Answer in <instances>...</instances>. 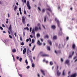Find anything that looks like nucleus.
<instances>
[{
  "mask_svg": "<svg viewBox=\"0 0 77 77\" xmlns=\"http://www.w3.org/2000/svg\"><path fill=\"white\" fill-rule=\"evenodd\" d=\"M47 7H48V8L46 9L47 10L50 11V12H51L52 15H54V13H52V11H51V8H50V6L48 5H47Z\"/></svg>",
  "mask_w": 77,
  "mask_h": 77,
  "instance_id": "1",
  "label": "nucleus"
},
{
  "mask_svg": "<svg viewBox=\"0 0 77 77\" xmlns=\"http://www.w3.org/2000/svg\"><path fill=\"white\" fill-rule=\"evenodd\" d=\"M26 5L27 6V7L29 9H31V7L30 5V3H29V1H28L27 2Z\"/></svg>",
  "mask_w": 77,
  "mask_h": 77,
  "instance_id": "2",
  "label": "nucleus"
},
{
  "mask_svg": "<svg viewBox=\"0 0 77 77\" xmlns=\"http://www.w3.org/2000/svg\"><path fill=\"white\" fill-rule=\"evenodd\" d=\"M55 21H56L57 23V24L58 27H60V24L59 23V20L57 19V18H55Z\"/></svg>",
  "mask_w": 77,
  "mask_h": 77,
  "instance_id": "3",
  "label": "nucleus"
},
{
  "mask_svg": "<svg viewBox=\"0 0 77 77\" xmlns=\"http://www.w3.org/2000/svg\"><path fill=\"white\" fill-rule=\"evenodd\" d=\"M22 23L23 24H26V23H25V18L24 17L22 16Z\"/></svg>",
  "mask_w": 77,
  "mask_h": 77,
  "instance_id": "4",
  "label": "nucleus"
},
{
  "mask_svg": "<svg viewBox=\"0 0 77 77\" xmlns=\"http://www.w3.org/2000/svg\"><path fill=\"white\" fill-rule=\"evenodd\" d=\"M8 29L11 32V33H12V24H10Z\"/></svg>",
  "mask_w": 77,
  "mask_h": 77,
  "instance_id": "5",
  "label": "nucleus"
},
{
  "mask_svg": "<svg viewBox=\"0 0 77 77\" xmlns=\"http://www.w3.org/2000/svg\"><path fill=\"white\" fill-rule=\"evenodd\" d=\"M60 31L59 32L58 34L59 35H62V29L61 27H60Z\"/></svg>",
  "mask_w": 77,
  "mask_h": 77,
  "instance_id": "6",
  "label": "nucleus"
},
{
  "mask_svg": "<svg viewBox=\"0 0 77 77\" xmlns=\"http://www.w3.org/2000/svg\"><path fill=\"white\" fill-rule=\"evenodd\" d=\"M27 53L28 55H29L30 53H31V51L29 50V48L27 49Z\"/></svg>",
  "mask_w": 77,
  "mask_h": 77,
  "instance_id": "7",
  "label": "nucleus"
},
{
  "mask_svg": "<svg viewBox=\"0 0 77 77\" xmlns=\"http://www.w3.org/2000/svg\"><path fill=\"white\" fill-rule=\"evenodd\" d=\"M31 33H32V34H33V36H35V30H34V29H33V28L32 29Z\"/></svg>",
  "mask_w": 77,
  "mask_h": 77,
  "instance_id": "8",
  "label": "nucleus"
},
{
  "mask_svg": "<svg viewBox=\"0 0 77 77\" xmlns=\"http://www.w3.org/2000/svg\"><path fill=\"white\" fill-rule=\"evenodd\" d=\"M27 49L26 48H24V50H23V54H24L25 53H26V50Z\"/></svg>",
  "mask_w": 77,
  "mask_h": 77,
  "instance_id": "9",
  "label": "nucleus"
},
{
  "mask_svg": "<svg viewBox=\"0 0 77 77\" xmlns=\"http://www.w3.org/2000/svg\"><path fill=\"white\" fill-rule=\"evenodd\" d=\"M42 57H48V55L46 54H42Z\"/></svg>",
  "mask_w": 77,
  "mask_h": 77,
  "instance_id": "10",
  "label": "nucleus"
},
{
  "mask_svg": "<svg viewBox=\"0 0 77 77\" xmlns=\"http://www.w3.org/2000/svg\"><path fill=\"white\" fill-rule=\"evenodd\" d=\"M76 76H77V73H76L73 74L71 76L72 77H75Z\"/></svg>",
  "mask_w": 77,
  "mask_h": 77,
  "instance_id": "11",
  "label": "nucleus"
},
{
  "mask_svg": "<svg viewBox=\"0 0 77 77\" xmlns=\"http://www.w3.org/2000/svg\"><path fill=\"white\" fill-rule=\"evenodd\" d=\"M18 9V7L17 6H15L14 8V10L15 12H16L17 10Z\"/></svg>",
  "mask_w": 77,
  "mask_h": 77,
  "instance_id": "12",
  "label": "nucleus"
},
{
  "mask_svg": "<svg viewBox=\"0 0 77 77\" xmlns=\"http://www.w3.org/2000/svg\"><path fill=\"white\" fill-rule=\"evenodd\" d=\"M61 74V72H59V70H58L57 71V76H59Z\"/></svg>",
  "mask_w": 77,
  "mask_h": 77,
  "instance_id": "13",
  "label": "nucleus"
},
{
  "mask_svg": "<svg viewBox=\"0 0 77 77\" xmlns=\"http://www.w3.org/2000/svg\"><path fill=\"white\" fill-rule=\"evenodd\" d=\"M74 51L72 53V55H70L69 56V58H71V57L72 56V55H74Z\"/></svg>",
  "mask_w": 77,
  "mask_h": 77,
  "instance_id": "14",
  "label": "nucleus"
},
{
  "mask_svg": "<svg viewBox=\"0 0 77 77\" xmlns=\"http://www.w3.org/2000/svg\"><path fill=\"white\" fill-rule=\"evenodd\" d=\"M37 44L39 45H41L42 44V43H41L40 41L39 40H38L37 42Z\"/></svg>",
  "mask_w": 77,
  "mask_h": 77,
  "instance_id": "15",
  "label": "nucleus"
},
{
  "mask_svg": "<svg viewBox=\"0 0 77 77\" xmlns=\"http://www.w3.org/2000/svg\"><path fill=\"white\" fill-rule=\"evenodd\" d=\"M41 72L44 75H45V73H44V71L42 70H41Z\"/></svg>",
  "mask_w": 77,
  "mask_h": 77,
  "instance_id": "16",
  "label": "nucleus"
},
{
  "mask_svg": "<svg viewBox=\"0 0 77 77\" xmlns=\"http://www.w3.org/2000/svg\"><path fill=\"white\" fill-rule=\"evenodd\" d=\"M51 28L53 29H56V26L55 25H52L51 26Z\"/></svg>",
  "mask_w": 77,
  "mask_h": 77,
  "instance_id": "17",
  "label": "nucleus"
},
{
  "mask_svg": "<svg viewBox=\"0 0 77 77\" xmlns=\"http://www.w3.org/2000/svg\"><path fill=\"white\" fill-rule=\"evenodd\" d=\"M48 42L49 43V44H50L51 45H52V43H51V41L50 40H49L48 41Z\"/></svg>",
  "mask_w": 77,
  "mask_h": 77,
  "instance_id": "18",
  "label": "nucleus"
},
{
  "mask_svg": "<svg viewBox=\"0 0 77 77\" xmlns=\"http://www.w3.org/2000/svg\"><path fill=\"white\" fill-rule=\"evenodd\" d=\"M69 60H67L65 62V63H66V64H68L69 63Z\"/></svg>",
  "mask_w": 77,
  "mask_h": 77,
  "instance_id": "19",
  "label": "nucleus"
},
{
  "mask_svg": "<svg viewBox=\"0 0 77 77\" xmlns=\"http://www.w3.org/2000/svg\"><path fill=\"white\" fill-rule=\"evenodd\" d=\"M75 44H73L72 45V48L73 49H75Z\"/></svg>",
  "mask_w": 77,
  "mask_h": 77,
  "instance_id": "20",
  "label": "nucleus"
},
{
  "mask_svg": "<svg viewBox=\"0 0 77 77\" xmlns=\"http://www.w3.org/2000/svg\"><path fill=\"white\" fill-rule=\"evenodd\" d=\"M25 63H26V65H28V64H29V63H28V61H27V60H25Z\"/></svg>",
  "mask_w": 77,
  "mask_h": 77,
  "instance_id": "21",
  "label": "nucleus"
},
{
  "mask_svg": "<svg viewBox=\"0 0 77 77\" xmlns=\"http://www.w3.org/2000/svg\"><path fill=\"white\" fill-rule=\"evenodd\" d=\"M47 49L49 51H50V47L49 46H48L47 47Z\"/></svg>",
  "mask_w": 77,
  "mask_h": 77,
  "instance_id": "22",
  "label": "nucleus"
},
{
  "mask_svg": "<svg viewBox=\"0 0 77 77\" xmlns=\"http://www.w3.org/2000/svg\"><path fill=\"white\" fill-rule=\"evenodd\" d=\"M12 51L13 53H15L16 52V49H12Z\"/></svg>",
  "mask_w": 77,
  "mask_h": 77,
  "instance_id": "23",
  "label": "nucleus"
},
{
  "mask_svg": "<svg viewBox=\"0 0 77 77\" xmlns=\"http://www.w3.org/2000/svg\"><path fill=\"white\" fill-rule=\"evenodd\" d=\"M37 37L38 38V37H40V34H39V33H38L37 34Z\"/></svg>",
  "mask_w": 77,
  "mask_h": 77,
  "instance_id": "24",
  "label": "nucleus"
},
{
  "mask_svg": "<svg viewBox=\"0 0 77 77\" xmlns=\"http://www.w3.org/2000/svg\"><path fill=\"white\" fill-rule=\"evenodd\" d=\"M57 39V36H54L53 38V39Z\"/></svg>",
  "mask_w": 77,
  "mask_h": 77,
  "instance_id": "25",
  "label": "nucleus"
},
{
  "mask_svg": "<svg viewBox=\"0 0 77 77\" xmlns=\"http://www.w3.org/2000/svg\"><path fill=\"white\" fill-rule=\"evenodd\" d=\"M43 62H45L46 63H48V61H45V59H44L43 60Z\"/></svg>",
  "mask_w": 77,
  "mask_h": 77,
  "instance_id": "26",
  "label": "nucleus"
},
{
  "mask_svg": "<svg viewBox=\"0 0 77 77\" xmlns=\"http://www.w3.org/2000/svg\"><path fill=\"white\" fill-rule=\"evenodd\" d=\"M48 35H46L45 36V38H48Z\"/></svg>",
  "mask_w": 77,
  "mask_h": 77,
  "instance_id": "27",
  "label": "nucleus"
},
{
  "mask_svg": "<svg viewBox=\"0 0 77 77\" xmlns=\"http://www.w3.org/2000/svg\"><path fill=\"white\" fill-rule=\"evenodd\" d=\"M34 42H35V40H34V39H32V40L31 44H33Z\"/></svg>",
  "mask_w": 77,
  "mask_h": 77,
  "instance_id": "28",
  "label": "nucleus"
},
{
  "mask_svg": "<svg viewBox=\"0 0 77 77\" xmlns=\"http://www.w3.org/2000/svg\"><path fill=\"white\" fill-rule=\"evenodd\" d=\"M32 68H35V64L32 63Z\"/></svg>",
  "mask_w": 77,
  "mask_h": 77,
  "instance_id": "29",
  "label": "nucleus"
},
{
  "mask_svg": "<svg viewBox=\"0 0 77 77\" xmlns=\"http://www.w3.org/2000/svg\"><path fill=\"white\" fill-rule=\"evenodd\" d=\"M35 31H37V30H38V27H35Z\"/></svg>",
  "mask_w": 77,
  "mask_h": 77,
  "instance_id": "30",
  "label": "nucleus"
},
{
  "mask_svg": "<svg viewBox=\"0 0 77 77\" xmlns=\"http://www.w3.org/2000/svg\"><path fill=\"white\" fill-rule=\"evenodd\" d=\"M35 47H36V45H35L34 47H33L32 51H34L35 50Z\"/></svg>",
  "mask_w": 77,
  "mask_h": 77,
  "instance_id": "31",
  "label": "nucleus"
},
{
  "mask_svg": "<svg viewBox=\"0 0 77 77\" xmlns=\"http://www.w3.org/2000/svg\"><path fill=\"white\" fill-rule=\"evenodd\" d=\"M50 64L51 65H53V63L52 61H51L50 62Z\"/></svg>",
  "mask_w": 77,
  "mask_h": 77,
  "instance_id": "32",
  "label": "nucleus"
},
{
  "mask_svg": "<svg viewBox=\"0 0 77 77\" xmlns=\"http://www.w3.org/2000/svg\"><path fill=\"white\" fill-rule=\"evenodd\" d=\"M23 36L24 37L25 36V33H26V32L25 31H23Z\"/></svg>",
  "mask_w": 77,
  "mask_h": 77,
  "instance_id": "33",
  "label": "nucleus"
},
{
  "mask_svg": "<svg viewBox=\"0 0 77 77\" xmlns=\"http://www.w3.org/2000/svg\"><path fill=\"white\" fill-rule=\"evenodd\" d=\"M63 75H65V70H64L63 72Z\"/></svg>",
  "mask_w": 77,
  "mask_h": 77,
  "instance_id": "34",
  "label": "nucleus"
},
{
  "mask_svg": "<svg viewBox=\"0 0 77 77\" xmlns=\"http://www.w3.org/2000/svg\"><path fill=\"white\" fill-rule=\"evenodd\" d=\"M47 18V17H45L44 22H45L46 21V19Z\"/></svg>",
  "mask_w": 77,
  "mask_h": 77,
  "instance_id": "35",
  "label": "nucleus"
},
{
  "mask_svg": "<svg viewBox=\"0 0 77 77\" xmlns=\"http://www.w3.org/2000/svg\"><path fill=\"white\" fill-rule=\"evenodd\" d=\"M8 20H9V19H6V23L7 24H8Z\"/></svg>",
  "mask_w": 77,
  "mask_h": 77,
  "instance_id": "36",
  "label": "nucleus"
},
{
  "mask_svg": "<svg viewBox=\"0 0 77 77\" xmlns=\"http://www.w3.org/2000/svg\"><path fill=\"white\" fill-rule=\"evenodd\" d=\"M21 60H22V58L21 57L19 59V61H20V62H21Z\"/></svg>",
  "mask_w": 77,
  "mask_h": 77,
  "instance_id": "37",
  "label": "nucleus"
},
{
  "mask_svg": "<svg viewBox=\"0 0 77 77\" xmlns=\"http://www.w3.org/2000/svg\"><path fill=\"white\" fill-rule=\"evenodd\" d=\"M21 45H24V42H21Z\"/></svg>",
  "mask_w": 77,
  "mask_h": 77,
  "instance_id": "38",
  "label": "nucleus"
},
{
  "mask_svg": "<svg viewBox=\"0 0 77 77\" xmlns=\"http://www.w3.org/2000/svg\"><path fill=\"white\" fill-rule=\"evenodd\" d=\"M12 56L13 58V60H14V61H15V58H14V55H12Z\"/></svg>",
  "mask_w": 77,
  "mask_h": 77,
  "instance_id": "39",
  "label": "nucleus"
},
{
  "mask_svg": "<svg viewBox=\"0 0 77 77\" xmlns=\"http://www.w3.org/2000/svg\"><path fill=\"white\" fill-rule=\"evenodd\" d=\"M9 37L11 39H12V37L10 35H9Z\"/></svg>",
  "mask_w": 77,
  "mask_h": 77,
  "instance_id": "40",
  "label": "nucleus"
},
{
  "mask_svg": "<svg viewBox=\"0 0 77 77\" xmlns=\"http://www.w3.org/2000/svg\"><path fill=\"white\" fill-rule=\"evenodd\" d=\"M24 14H26V10H25V9L24 10Z\"/></svg>",
  "mask_w": 77,
  "mask_h": 77,
  "instance_id": "41",
  "label": "nucleus"
},
{
  "mask_svg": "<svg viewBox=\"0 0 77 77\" xmlns=\"http://www.w3.org/2000/svg\"><path fill=\"white\" fill-rule=\"evenodd\" d=\"M30 60L31 62V63H33V60L32 59V58H30Z\"/></svg>",
  "mask_w": 77,
  "mask_h": 77,
  "instance_id": "42",
  "label": "nucleus"
},
{
  "mask_svg": "<svg viewBox=\"0 0 77 77\" xmlns=\"http://www.w3.org/2000/svg\"><path fill=\"white\" fill-rule=\"evenodd\" d=\"M69 39V37H67L66 38V40L68 41V40Z\"/></svg>",
  "mask_w": 77,
  "mask_h": 77,
  "instance_id": "43",
  "label": "nucleus"
},
{
  "mask_svg": "<svg viewBox=\"0 0 77 77\" xmlns=\"http://www.w3.org/2000/svg\"><path fill=\"white\" fill-rule=\"evenodd\" d=\"M0 29L1 30H3V28L2 26H0Z\"/></svg>",
  "mask_w": 77,
  "mask_h": 77,
  "instance_id": "44",
  "label": "nucleus"
},
{
  "mask_svg": "<svg viewBox=\"0 0 77 77\" xmlns=\"http://www.w3.org/2000/svg\"><path fill=\"white\" fill-rule=\"evenodd\" d=\"M29 31L30 32H32V27H30L29 29Z\"/></svg>",
  "mask_w": 77,
  "mask_h": 77,
  "instance_id": "45",
  "label": "nucleus"
},
{
  "mask_svg": "<svg viewBox=\"0 0 77 77\" xmlns=\"http://www.w3.org/2000/svg\"><path fill=\"white\" fill-rule=\"evenodd\" d=\"M38 27H41V24L40 23H38Z\"/></svg>",
  "mask_w": 77,
  "mask_h": 77,
  "instance_id": "46",
  "label": "nucleus"
},
{
  "mask_svg": "<svg viewBox=\"0 0 77 77\" xmlns=\"http://www.w3.org/2000/svg\"><path fill=\"white\" fill-rule=\"evenodd\" d=\"M42 26L44 28V29H45V26H44V25H43V24H42Z\"/></svg>",
  "mask_w": 77,
  "mask_h": 77,
  "instance_id": "47",
  "label": "nucleus"
},
{
  "mask_svg": "<svg viewBox=\"0 0 77 77\" xmlns=\"http://www.w3.org/2000/svg\"><path fill=\"white\" fill-rule=\"evenodd\" d=\"M61 62H63V59L62 58H61Z\"/></svg>",
  "mask_w": 77,
  "mask_h": 77,
  "instance_id": "48",
  "label": "nucleus"
},
{
  "mask_svg": "<svg viewBox=\"0 0 77 77\" xmlns=\"http://www.w3.org/2000/svg\"><path fill=\"white\" fill-rule=\"evenodd\" d=\"M42 12H45V9H43L42 10Z\"/></svg>",
  "mask_w": 77,
  "mask_h": 77,
  "instance_id": "49",
  "label": "nucleus"
},
{
  "mask_svg": "<svg viewBox=\"0 0 77 77\" xmlns=\"http://www.w3.org/2000/svg\"><path fill=\"white\" fill-rule=\"evenodd\" d=\"M19 11H21V8H19Z\"/></svg>",
  "mask_w": 77,
  "mask_h": 77,
  "instance_id": "50",
  "label": "nucleus"
},
{
  "mask_svg": "<svg viewBox=\"0 0 77 77\" xmlns=\"http://www.w3.org/2000/svg\"><path fill=\"white\" fill-rule=\"evenodd\" d=\"M30 68V66H28L27 67H26V68L27 69H29V68Z\"/></svg>",
  "mask_w": 77,
  "mask_h": 77,
  "instance_id": "51",
  "label": "nucleus"
},
{
  "mask_svg": "<svg viewBox=\"0 0 77 77\" xmlns=\"http://www.w3.org/2000/svg\"><path fill=\"white\" fill-rule=\"evenodd\" d=\"M7 41H8V40H5V42H4L6 43V42H7Z\"/></svg>",
  "mask_w": 77,
  "mask_h": 77,
  "instance_id": "52",
  "label": "nucleus"
},
{
  "mask_svg": "<svg viewBox=\"0 0 77 77\" xmlns=\"http://www.w3.org/2000/svg\"><path fill=\"white\" fill-rule=\"evenodd\" d=\"M2 26L3 27H5V26L4 25V24H3L2 25Z\"/></svg>",
  "mask_w": 77,
  "mask_h": 77,
  "instance_id": "53",
  "label": "nucleus"
},
{
  "mask_svg": "<svg viewBox=\"0 0 77 77\" xmlns=\"http://www.w3.org/2000/svg\"><path fill=\"white\" fill-rule=\"evenodd\" d=\"M30 37L31 38H33V36H32V35H30Z\"/></svg>",
  "mask_w": 77,
  "mask_h": 77,
  "instance_id": "54",
  "label": "nucleus"
},
{
  "mask_svg": "<svg viewBox=\"0 0 77 77\" xmlns=\"http://www.w3.org/2000/svg\"><path fill=\"white\" fill-rule=\"evenodd\" d=\"M8 18H9V17H10V16L9 15V14L8 13Z\"/></svg>",
  "mask_w": 77,
  "mask_h": 77,
  "instance_id": "55",
  "label": "nucleus"
},
{
  "mask_svg": "<svg viewBox=\"0 0 77 77\" xmlns=\"http://www.w3.org/2000/svg\"><path fill=\"white\" fill-rule=\"evenodd\" d=\"M37 75H38V77H40V75H39V74L38 73L37 74Z\"/></svg>",
  "mask_w": 77,
  "mask_h": 77,
  "instance_id": "56",
  "label": "nucleus"
},
{
  "mask_svg": "<svg viewBox=\"0 0 77 77\" xmlns=\"http://www.w3.org/2000/svg\"><path fill=\"white\" fill-rule=\"evenodd\" d=\"M29 41V39L28 38L26 39V41L27 42H28Z\"/></svg>",
  "mask_w": 77,
  "mask_h": 77,
  "instance_id": "57",
  "label": "nucleus"
},
{
  "mask_svg": "<svg viewBox=\"0 0 77 77\" xmlns=\"http://www.w3.org/2000/svg\"><path fill=\"white\" fill-rule=\"evenodd\" d=\"M55 53L56 54H57V51H56V50H55Z\"/></svg>",
  "mask_w": 77,
  "mask_h": 77,
  "instance_id": "58",
  "label": "nucleus"
},
{
  "mask_svg": "<svg viewBox=\"0 0 77 77\" xmlns=\"http://www.w3.org/2000/svg\"><path fill=\"white\" fill-rule=\"evenodd\" d=\"M38 29H39V30H41V26H39Z\"/></svg>",
  "mask_w": 77,
  "mask_h": 77,
  "instance_id": "59",
  "label": "nucleus"
},
{
  "mask_svg": "<svg viewBox=\"0 0 77 77\" xmlns=\"http://www.w3.org/2000/svg\"><path fill=\"white\" fill-rule=\"evenodd\" d=\"M26 29L27 30H29V28H28V27H26Z\"/></svg>",
  "mask_w": 77,
  "mask_h": 77,
  "instance_id": "60",
  "label": "nucleus"
},
{
  "mask_svg": "<svg viewBox=\"0 0 77 77\" xmlns=\"http://www.w3.org/2000/svg\"><path fill=\"white\" fill-rule=\"evenodd\" d=\"M77 57V56L75 57H74V59H76Z\"/></svg>",
  "mask_w": 77,
  "mask_h": 77,
  "instance_id": "61",
  "label": "nucleus"
},
{
  "mask_svg": "<svg viewBox=\"0 0 77 77\" xmlns=\"http://www.w3.org/2000/svg\"><path fill=\"white\" fill-rule=\"evenodd\" d=\"M19 75L20 77H22V75L19 74Z\"/></svg>",
  "mask_w": 77,
  "mask_h": 77,
  "instance_id": "62",
  "label": "nucleus"
},
{
  "mask_svg": "<svg viewBox=\"0 0 77 77\" xmlns=\"http://www.w3.org/2000/svg\"><path fill=\"white\" fill-rule=\"evenodd\" d=\"M6 33V31H3V33Z\"/></svg>",
  "mask_w": 77,
  "mask_h": 77,
  "instance_id": "63",
  "label": "nucleus"
},
{
  "mask_svg": "<svg viewBox=\"0 0 77 77\" xmlns=\"http://www.w3.org/2000/svg\"><path fill=\"white\" fill-rule=\"evenodd\" d=\"M20 41H22V38H21V37H20Z\"/></svg>",
  "mask_w": 77,
  "mask_h": 77,
  "instance_id": "64",
  "label": "nucleus"
}]
</instances>
